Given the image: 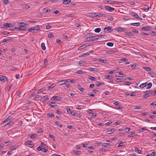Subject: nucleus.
<instances>
[{
    "label": "nucleus",
    "instance_id": "nucleus-1",
    "mask_svg": "<svg viewBox=\"0 0 156 156\" xmlns=\"http://www.w3.org/2000/svg\"><path fill=\"white\" fill-rule=\"evenodd\" d=\"M104 8L109 12H112L114 11L115 10L114 8L108 6H105Z\"/></svg>",
    "mask_w": 156,
    "mask_h": 156
},
{
    "label": "nucleus",
    "instance_id": "nucleus-2",
    "mask_svg": "<svg viewBox=\"0 0 156 156\" xmlns=\"http://www.w3.org/2000/svg\"><path fill=\"white\" fill-rule=\"evenodd\" d=\"M104 30L105 32H107L110 31H113V30L111 27L108 26L105 27L104 28Z\"/></svg>",
    "mask_w": 156,
    "mask_h": 156
},
{
    "label": "nucleus",
    "instance_id": "nucleus-3",
    "mask_svg": "<svg viewBox=\"0 0 156 156\" xmlns=\"http://www.w3.org/2000/svg\"><path fill=\"white\" fill-rule=\"evenodd\" d=\"M12 24H11V23H5L3 25V27L4 28H7L8 27L10 28L12 27Z\"/></svg>",
    "mask_w": 156,
    "mask_h": 156
},
{
    "label": "nucleus",
    "instance_id": "nucleus-4",
    "mask_svg": "<svg viewBox=\"0 0 156 156\" xmlns=\"http://www.w3.org/2000/svg\"><path fill=\"white\" fill-rule=\"evenodd\" d=\"M16 29L17 30H26V28L25 27H23L22 25H20L19 27H16Z\"/></svg>",
    "mask_w": 156,
    "mask_h": 156
},
{
    "label": "nucleus",
    "instance_id": "nucleus-5",
    "mask_svg": "<svg viewBox=\"0 0 156 156\" xmlns=\"http://www.w3.org/2000/svg\"><path fill=\"white\" fill-rule=\"evenodd\" d=\"M130 13L131 15L135 18H140V17L138 16V15L136 13L133 12H130Z\"/></svg>",
    "mask_w": 156,
    "mask_h": 156
},
{
    "label": "nucleus",
    "instance_id": "nucleus-6",
    "mask_svg": "<svg viewBox=\"0 0 156 156\" xmlns=\"http://www.w3.org/2000/svg\"><path fill=\"white\" fill-rule=\"evenodd\" d=\"M0 80L3 82H5L7 80L6 77L5 76H2L0 77Z\"/></svg>",
    "mask_w": 156,
    "mask_h": 156
},
{
    "label": "nucleus",
    "instance_id": "nucleus-7",
    "mask_svg": "<svg viewBox=\"0 0 156 156\" xmlns=\"http://www.w3.org/2000/svg\"><path fill=\"white\" fill-rule=\"evenodd\" d=\"M69 79L64 80H61L59 81L60 85H62L65 84L66 83H67L68 82V80Z\"/></svg>",
    "mask_w": 156,
    "mask_h": 156
},
{
    "label": "nucleus",
    "instance_id": "nucleus-8",
    "mask_svg": "<svg viewBox=\"0 0 156 156\" xmlns=\"http://www.w3.org/2000/svg\"><path fill=\"white\" fill-rule=\"evenodd\" d=\"M53 99L55 101H59L61 100V98L57 96H53L52 97Z\"/></svg>",
    "mask_w": 156,
    "mask_h": 156
},
{
    "label": "nucleus",
    "instance_id": "nucleus-9",
    "mask_svg": "<svg viewBox=\"0 0 156 156\" xmlns=\"http://www.w3.org/2000/svg\"><path fill=\"white\" fill-rule=\"evenodd\" d=\"M7 119L9 121V122H8L5 125V126L6 125H7L10 122L12 121H13V118L10 117V116H9L7 117Z\"/></svg>",
    "mask_w": 156,
    "mask_h": 156
},
{
    "label": "nucleus",
    "instance_id": "nucleus-10",
    "mask_svg": "<svg viewBox=\"0 0 156 156\" xmlns=\"http://www.w3.org/2000/svg\"><path fill=\"white\" fill-rule=\"evenodd\" d=\"M97 61L105 63H107V60L106 59H103L101 58H98Z\"/></svg>",
    "mask_w": 156,
    "mask_h": 156
},
{
    "label": "nucleus",
    "instance_id": "nucleus-11",
    "mask_svg": "<svg viewBox=\"0 0 156 156\" xmlns=\"http://www.w3.org/2000/svg\"><path fill=\"white\" fill-rule=\"evenodd\" d=\"M49 97V96L48 95H46L45 96L43 97L42 98L43 101H45L48 100Z\"/></svg>",
    "mask_w": 156,
    "mask_h": 156
},
{
    "label": "nucleus",
    "instance_id": "nucleus-12",
    "mask_svg": "<svg viewBox=\"0 0 156 156\" xmlns=\"http://www.w3.org/2000/svg\"><path fill=\"white\" fill-rule=\"evenodd\" d=\"M152 85V83H149L148 84H146V89H149L151 87Z\"/></svg>",
    "mask_w": 156,
    "mask_h": 156
},
{
    "label": "nucleus",
    "instance_id": "nucleus-13",
    "mask_svg": "<svg viewBox=\"0 0 156 156\" xmlns=\"http://www.w3.org/2000/svg\"><path fill=\"white\" fill-rule=\"evenodd\" d=\"M49 105L51 107H54L55 106H57V105L54 102H49Z\"/></svg>",
    "mask_w": 156,
    "mask_h": 156
},
{
    "label": "nucleus",
    "instance_id": "nucleus-14",
    "mask_svg": "<svg viewBox=\"0 0 156 156\" xmlns=\"http://www.w3.org/2000/svg\"><path fill=\"white\" fill-rule=\"evenodd\" d=\"M71 0H62L63 3L64 4L66 5L69 3Z\"/></svg>",
    "mask_w": 156,
    "mask_h": 156
},
{
    "label": "nucleus",
    "instance_id": "nucleus-15",
    "mask_svg": "<svg viewBox=\"0 0 156 156\" xmlns=\"http://www.w3.org/2000/svg\"><path fill=\"white\" fill-rule=\"evenodd\" d=\"M116 129H109L108 130V134H111L114 132H115Z\"/></svg>",
    "mask_w": 156,
    "mask_h": 156
},
{
    "label": "nucleus",
    "instance_id": "nucleus-16",
    "mask_svg": "<svg viewBox=\"0 0 156 156\" xmlns=\"http://www.w3.org/2000/svg\"><path fill=\"white\" fill-rule=\"evenodd\" d=\"M30 137L32 139L36 138L37 137V136L35 134H33L30 135Z\"/></svg>",
    "mask_w": 156,
    "mask_h": 156
},
{
    "label": "nucleus",
    "instance_id": "nucleus-17",
    "mask_svg": "<svg viewBox=\"0 0 156 156\" xmlns=\"http://www.w3.org/2000/svg\"><path fill=\"white\" fill-rule=\"evenodd\" d=\"M147 83V82L142 83L140 85V87L141 88H143L144 87H146Z\"/></svg>",
    "mask_w": 156,
    "mask_h": 156
},
{
    "label": "nucleus",
    "instance_id": "nucleus-18",
    "mask_svg": "<svg viewBox=\"0 0 156 156\" xmlns=\"http://www.w3.org/2000/svg\"><path fill=\"white\" fill-rule=\"evenodd\" d=\"M27 30L30 32H34L35 31V28H30L27 29Z\"/></svg>",
    "mask_w": 156,
    "mask_h": 156
},
{
    "label": "nucleus",
    "instance_id": "nucleus-19",
    "mask_svg": "<svg viewBox=\"0 0 156 156\" xmlns=\"http://www.w3.org/2000/svg\"><path fill=\"white\" fill-rule=\"evenodd\" d=\"M99 39L98 38V36H95L93 37H92V41H95L96 40H97Z\"/></svg>",
    "mask_w": 156,
    "mask_h": 156
},
{
    "label": "nucleus",
    "instance_id": "nucleus-20",
    "mask_svg": "<svg viewBox=\"0 0 156 156\" xmlns=\"http://www.w3.org/2000/svg\"><path fill=\"white\" fill-rule=\"evenodd\" d=\"M116 2L115 1H112L110 0H107L105 1V3H108L110 4H112L113 3H115Z\"/></svg>",
    "mask_w": 156,
    "mask_h": 156
},
{
    "label": "nucleus",
    "instance_id": "nucleus-21",
    "mask_svg": "<svg viewBox=\"0 0 156 156\" xmlns=\"http://www.w3.org/2000/svg\"><path fill=\"white\" fill-rule=\"evenodd\" d=\"M89 70L90 71H96L98 70V69L96 68H93L92 67L89 68Z\"/></svg>",
    "mask_w": 156,
    "mask_h": 156
},
{
    "label": "nucleus",
    "instance_id": "nucleus-22",
    "mask_svg": "<svg viewBox=\"0 0 156 156\" xmlns=\"http://www.w3.org/2000/svg\"><path fill=\"white\" fill-rule=\"evenodd\" d=\"M141 28L145 30H150V27H144Z\"/></svg>",
    "mask_w": 156,
    "mask_h": 156
},
{
    "label": "nucleus",
    "instance_id": "nucleus-23",
    "mask_svg": "<svg viewBox=\"0 0 156 156\" xmlns=\"http://www.w3.org/2000/svg\"><path fill=\"white\" fill-rule=\"evenodd\" d=\"M90 16L92 17H96L98 16L97 13H90Z\"/></svg>",
    "mask_w": 156,
    "mask_h": 156
},
{
    "label": "nucleus",
    "instance_id": "nucleus-24",
    "mask_svg": "<svg viewBox=\"0 0 156 156\" xmlns=\"http://www.w3.org/2000/svg\"><path fill=\"white\" fill-rule=\"evenodd\" d=\"M107 16V15L106 14L98 13V17H100L102 16Z\"/></svg>",
    "mask_w": 156,
    "mask_h": 156
},
{
    "label": "nucleus",
    "instance_id": "nucleus-25",
    "mask_svg": "<svg viewBox=\"0 0 156 156\" xmlns=\"http://www.w3.org/2000/svg\"><path fill=\"white\" fill-rule=\"evenodd\" d=\"M43 12H51V10L50 9H47L46 8H44L43 10Z\"/></svg>",
    "mask_w": 156,
    "mask_h": 156
},
{
    "label": "nucleus",
    "instance_id": "nucleus-26",
    "mask_svg": "<svg viewBox=\"0 0 156 156\" xmlns=\"http://www.w3.org/2000/svg\"><path fill=\"white\" fill-rule=\"evenodd\" d=\"M117 30L119 32H123L125 30V29L124 28L119 27L118 28Z\"/></svg>",
    "mask_w": 156,
    "mask_h": 156
},
{
    "label": "nucleus",
    "instance_id": "nucleus-27",
    "mask_svg": "<svg viewBox=\"0 0 156 156\" xmlns=\"http://www.w3.org/2000/svg\"><path fill=\"white\" fill-rule=\"evenodd\" d=\"M103 146L104 147H108L109 146V144L108 143H104L103 145Z\"/></svg>",
    "mask_w": 156,
    "mask_h": 156
},
{
    "label": "nucleus",
    "instance_id": "nucleus-28",
    "mask_svg": "<svg viewBox=\"0 0 156 156\" xmlns=\"http://www.w3.org/2000/svg\"><path fill=\"white\" fill-rule=\"evenodd\" d=\"M41 47L43 50H45L46 49V47L44 43H42L41 44Z\"/></svg>",
    "mask_w": 156,
    "mask_h": 156
},
{
    "label": "nucleus",
    "instance_id": "nucleus-29",
    "mask_svg": "<svg viewBox=\"0 0 156 156\" xmlns=\"http://www.w3.org/2000/svg\"><path fill=\"white\" fill-rule=\"evenodd\" d=\"M70 114L73 116H77L78 115H79V114L77 112H70Z\"/></svg>",
    "mask_w": 156,
    "mask_h": 156
},
{
    "label": "nucleus",
    "instance_id": "nucleus-30",
    "mask_svg": "<svg viewBox=\"0 0 156 156\" xmlns=\"http://www.w3.org/2000/svg\"><path fill=\"white\" fill-rule=\"evenodd\" d=\"M143 69L148 71H150L151 70V69L149 67H143Z\"/></svg>",
    "mask_w": 156,
    "mask_h": 156
},
{
    "label": "nucleus",
    "instance_id": "nucleus-31",
    "mask_svg": "<svg viewBox=\"0 0 156 156\" xmlns=\"http://www.w3.org/2000/svg\"><path fill=\"white\" fill-rule=\"evenodd\" d=\"M45 90V89H44V88H42L40 89L38 91L37 93L38 94H40V93L44 91Z\"/></svg>",
    "mask_w": 156,
    "mask_h": 156
},
{
    "label": "nucleus",
    "instance_id": "nucleus-32",
    "mask_svg": "<svg viewBox=\"0 0 156 156\" xmlns=\"http://www.w3.org/2000/svg\"><path fill=\"white\" fill-rule=\"evenodd\" d=\"M20 24H21L20 25H22L23 26V27H25L26 25L27 26H28V25H29V24H27L26 23H22V22L20 23Z\"/></svg>",
    "mask_w": 156,
    "mask_h": 156
},
{
    "label": "nucleus",
    "instance_id": "nucleus-33",
    "mask_svg": "<svg viewBox=\"0 0 156 156\" xmlns=\"http://www.w3.org/2000/svg\"><path fill=\"white\" fill-rule=\"evenodd\" d=\"M55 86V84L54 83H53V84H52L50 86L48 87V89H51V88H52L54 87Z\"/></svg>",
    "mask_w": 156,
    "mask_h": 156
},
{
    "label": "nucleus",
    "instance_id": "nucleus-34",
    "mask_svg": "<svg viewBox=\"0 0 156 156\" xmlns=\"http://www.w3.org/2000/svg\"><path fill=\"white\" fill-rule=\"evenodd\" d=\"M125 34L126 35H128L133 36V34L130 32H125Z\"/></svg>",
    "mask_w": 156,
    "mask_h": 156
},
{
    "label": "nucleus",
    "instance_id": "nucleus-35",
    "mask_svg": "<svg viewBox=\"0 0 156 156\" xmlns=\"http://www.w3.org/2000/svg\"><path fill=\"white\" fill-rule=\"evenodd\" d=\"M136 134L134 132H132L130 133V135L128 136L129 137H130L131 135L132 136H136Z\"/></svg>",
    "mask_w": 156,
    "mask_h": 156
},
{
    "label": "nucleus",
    "instance_id": "nucleus-36",
    "mask_svg": "<svg viewBox=\"0 0 156 156\" xmlns=\"http://www.w3.org/2000/svg\"><path fill=\"white\" fill-rule=\"evenodd\" d=\"M124 129V130H123V131H124L126 133H127L130 130V128L128 127H126Z\"/></svg>",
    "mask_w": 156,
    "mask_h": 156
},
{
    "label": "nucleus",
    "instance_id": "nucleus-37",
    "mask_svg": "<svg viewBox=\"0 0 156 156\" xmlns=\"http://www.w3.org/2000/svg\"><path fill=\"white\" fill-rule=\"evenodd\" d=\"M101 30V28H97L94 30V31L96 33H97L100 32Z\"/></svg>",
    "mask_w": 156,
    "mask_h": 156
},
{
    "label": "nucleus",
    "instance_id": "nucleus-38",
    "mask_svg": "<svg viewBox=\"0 0 156 156\" xmlns=\"http://www.w3.org/2000/svg\"><path fill=\"white\" fill-rule=\"evenodd\" d=\"M107 46L109 47H112L113 46L114 44L112 42H108L107 44Z\"/></svg>",
    "mask_w": 156,
    "mask_h": 156
},
{
    "label": "nucleus",
    "instance_id": "nucleus-39",
    "mask_svg": "<svg viewBox=\"0 0 156 156\" xmlns=\"http://www.w3.org/2000/svg\"><path fill=\"white\" fill-rule=\"evenodd\" d=\"M97 83L96 86L97 87H99L100 86L102 85L103 84V83L102 82H100L99 81H97Z\"/></svg>",
    "mask_w": 156,
    "mask_h": 156
},
{
    "label": "nucleus",
    "instance_id": "nucleus-40",
    "mask_svg": "<svg viewBox=\"0 0 156 156\" xmlns=\"http://www.w3.org/2000/svg\"><path fill=\"white\" fill-rule=\"evenodd\" d=\"M9 1L8 0H3V3L8 5L9 4Z\"/></svg>",
    "mask_w": 156,
    "mask_h": 156
},
{
    "label": "nucleus",
    "instance_id": "nucleus-41",
    "mask_svg": "<svg viewBox=\"0 0 156 156\" xmlns=\"http://www.w3.org/2000/svg\"><path fill=\"white\" fill-rule=\"evenodd\" d=\"M105 78L106 79H112L113 78V77H112V76L111 75H109V76H105Z\"/></svg>",
    "mask_w": 156,
    "mask_h": 156
},
{
    "label": "nucleus",
    "instance_id": "nucleus-42",
    "mask_svg": "<svg viewBox=\"0 0 156 156\" xmlns=\"http://www.w3.org/2000/svg\"><path fill=\"white\" fill-rule=\"evenodd\" d=\"M98 38L99 39H101V38H105V37L106 36V35H98Z\"/></svg>",
    "mask_w": 156,
    "mask_h": 156
},
{
    "label": "nucleus",
    "instance_id": "nucleus-43",
    "mask_svg": "<svg viewBox=\"0 0 156 156\" xmlns=\"http://www.w3.org/2000/svg\"><path fill=\"white\" fill-rule=\"evenodd\" d=\"M130 25H132L133 26H139L140 25V23H131L130 24Z\"/></svg>",
    "mask_w": 156,
    "mask_h": 156
},
{
    "label": "nucleus",
    "instance_id": "nucleus-44",
    "mask_svg": "<svg viewBox=\"0 0 156 156\" xmlns=\"http://www.w3.org/2000/svg\"><path fill=\"white\" fill-rule=\"evenodd\" d=\"M17 148V146H11V147L10 148V149H11V150H14L16 149Z\"/></svg>",
    "mask_w": 156,
    "mask_h": 156
},
{
    "label": "nucleus",
    "instance_id": "nucleus-45",
    "mask_svg": "<svg viewBox=\"0 0 156 156\" xmlns=\"http://www.w3.org/2000/svg\"><path fill=\"white\" fill-rule=\"evenodd\" d=\"M74 153L76 154L80 155L81 154V152L79 151H74Z\"/></svg>",
    "mask_w": 156,
    "mask_h": 156
},
{
    "label": "nucleus",
    "instance_id": "nucleus-46",
    "mask_svg": "<svg viewBox=\"0 0 156 156\" xmlns=\"http://www.w3.org/2000/svg\"><path fill=\"white\" fill-rule=\"evenodd\" d=\"M55 123L60 128H61L62 126V125L59 124L58 122H56Z\"/></svg>",
    "mask_w": 156,
    "mask_h": 156
},
{
    "label": "nucleus",
    "instance_id": "nucleus-47",
    "mask_svg": "<svg viewBox=\"0 0 156 156\" xmlns=\"http://www.w3.org/2000/svg\"><path fill=\"white\" fill-rule=\"evenodd\" d=\"M86 47V46H85V45H83L81 46H80L79 47L78 49L79 50H81L83 48H85Z\"/></svg>",
    "mask_w": 156,
    "mask_h": 156
},
{
    "label": "nucleus",
    "instance_id": "nucleus-48",
    "mask_svg": "<svg viewBox=\"0 0 156 156\" xmlns=\"http://www.w3.org/2000/svg\"><path fill=\"white\" fill-rule=\"evenodd\" d=\"M123 80V79H119L118 78H116V79L115 80L117 82H122Z\"/></svg>",
    "mask_w": 156,
    "mask_h": 156
},
{
    "label": "nucleus",
    "instance_id": "nucleus-49",
    "mask_svg": "<svg viewBox=\"0 0 156 156\" xmlns=\"http://www.w3.org/2000/svg\"><path fill=\"white\" fill-rule=\"evenodd\" d=\"M90 52H87L84 53V54H82V56H84L85 55L88 56V55H90Z\"/></svg>",
    "mask_w": 156,
    "mask_h": 156
},
{
    "label": "nucleus",
    "instance_id": "nucleus-50",
    "mask_svg": "<svg viewBox=\"0 0 156 156\" xmlns=\"http://www.w3.org/2000/svg\"><path fill=\"white\" fill-rule=\"evenodd\" d=\"M142 108V107L140 106H136L135 107V108H134V109L136 110L137 109H141Z\"/></svg>",
    "mask_w": 156,
    "mask_h": 156
},
{
    "label": "nucleus",
    "instance_id": "nucleus-51",
    "mask_svg": "<svg viewBox=\"0 0 156 156\" xmlns=\"http://www.w3.org/2000/svg\"><path fill=\"white\" fill-rule=\"evenodd\" d=\"M89 79L91 80H94L95 79V78L94 77L91 76H89Z\"/></svg>",
    "mask_w": 156,
    "mask_h": 156
},
{
    "label": "nucleus",
    "instance_id": "nucleus-52",
    "mask_svg": "<svg viewBox=\"0 0 156 156\" xmlns=\"http://www.w3.org/2000/svg\"><path fill=\"white\" fill-rule=\"evenodd\" d=\"M41 97V96L39 95H36L35 97H34L33 99L35 100H37V99L39 98L40 97Z\"/></svg>",
    "mask_w": 156,
    "mask_h": 156
},
{
    "label": "nucleus",
    "instance_id": "nucleus-53",
    "mask_svg": "<svg viewBox=\"0 0 156 156\" xmlns=\"http://www.w3.org/2000/svg\"><path fill=\"white\" fill-rule=\"evenodd\" d=\"M47 115L50 117H52L54 116V115L52 113L47 114Z\"/></svg>",
    "mask_w": 156,
    "mask_h": 156
},
{
    "label": "nucleus",
    "instance_id": "nucleus-54",
    "mask_svg": "<svg viewBox=\"0 0 156 156\" xmlns=\"http://www.w3.org/2000/svg\"><path fill=\"white\" fill-rule=\"evenodd\" d=\"M30 7L29 5H23V8H25L26 9L29 8H30Z\"/></svg>",
    "mask_w": 156,
    "mask_h": 156
},
{
    "label": "nucleus",
    "instance_id": "nucleus-55",
    "mask_svg": "<svg viewBox=\"0 0 156 156\" xmlns=\"http://www.w3.org/2000/svg\"><path fill=\"white\" fill-rule=\"evenodd\" d=\"M6 39L7 41H11L13 40L12 38L9 37H7L6 38Z\"/></svg>",
    "mask_w": 156,
    "mask_h": 156
},
{
    "label": "nucleus",
    "instance_id": "nucleus-56",
    "mask_svg": "<svg viewBox=\"0 0 156 156\" xmlns=\"http://www.w3.org/2000/svg\"><path fill=\"white\" fill-rule=\"evenodd\" d=\"M16 29V27H13L12 25V27H10V28H9V30H15V29Z\"/></svg>",
    "mask_w": 156,
    "mask_h": 156
},
{
    "label": "nucleus",
    "instance_id": "nucleus-57",
    "mask_svg": "<svg viewBox=\"0 0 156 156\" xmlns=\"http://www.w3.org/2000/svg\"><path fill=\"white\" fill-rule=\"evenodd\" d=\"M151 95L153 96H155L156 95V90H154L152 92H151Z\"/></svg>",
    "mask_w": 156,
    "mask_h": 156
},
{
    "label": "nucleus",
    "instance_id": "nucleus-58",
    "mask_svg": "<svg viewBox=\"0 0 156 156\" xmlns=\"http://www.w3.org/2000/svg\"><path fill=\"white\" fill-rule=\"evenodd\" d=\"M151 90H147L145 92V93H146L148 95L149 94H150V93H151Z\"/></svg>",
    "mask_w": 156,
    "mask_h": 156
},
{
    "label": "nucleus",
    "instance_id": "nucleus-59",
    "mask_svg": "<svg viewBox=\"0 0 156 156\" xmlns=\"http://www.w3.org/2000/svg\"><path fill=\"white\" fill-rule=\"evenodd\" d=\"M48 151L47 149L45 148L44 147L42 148V151L44 152H46Z\"/></svg>",
    "mask_w": 156,
    "mask_h": 156
},
{
    "label": "nucleus",
    "instance_id": "nucleus-60",
    "mask_svg": "<svg viewBox=\"0 0 156 156\" xmlns=\"http://www.w3.org/2000/svg\"><path fill=\"white\" fill-rule=\"evenodd\" d=\"M146 130H147V129H145L144 128H140L138 130V131H143Z\"/></svg>",
    "mask_w": 156,
    "mask_h": 156
},
{
    "label": "nucleus",
    "instance_id": "nucleus-61",
    "mask_svg": "<svg viewBox=\"0 0 156 156\" xmlns=\"http://www.w3.org/2000/svg\"><path fill=\"white\" fill-rule=\"evenodd\" d=\"M57 114H62V112L59 111V110H55Z\"/></svg>",
    "mask_w": 156,
    "mask_h": 156
},
{
    "label": "nucleus",
    "instance_id": "nucleus-62",
    "mask_svg": "<svg viewBox=\"0 0 156 156\" xmlns=\"http://www.w3.org/2000/svg\"><path fill=\"white\" fill-rule=\"evenodd\" d=\"M124 84L126 85H129L131 84L130 82H129L128 81L124 82Z\"/></svg>",
    "mask_w": 156,
    "mask_h": 156
},
{
    "label": "nucleus",
    "instance_id": "nucleus-63",
    "mask_svg": "<svg viewBox=\"0 0 156 156\" xmlns=\"http://www.w3.org/2000/svg\"><path fill=\"white\" fill-rule=\"evenodd\" d=\"M44 65H46V63H47L48 62V60L46 58H45L44 60Z\"/></svg>",
    "mask_w": 156,
    "mask_h": 156
},
{
    "label": "nucleus",
    "instance_id": "nucleus-64",
    "mask_svg": "<svg viewBox=\"0 0 156 156\" xmlns=\"http://www.w3.org/2000/svg\"><path fill=\"white\" fill-rule=\"evenodd\" d=\"M53 36H54L52 33L49 34L48 35V37L50 38L52 37Z\"/></svg>",
    "mask_w": 156,
    "mask_h": 156
}]
</instances>
